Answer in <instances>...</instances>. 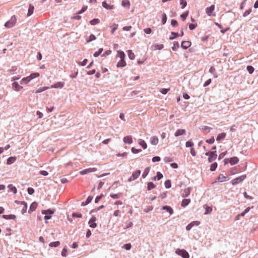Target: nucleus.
Segmentation results:
<instances>
[{
	"mask_svg": "<svg viewBox=\"0 0 258 258\" xmlns=\"http://www.w3.org/2000/svg\"><path fill=\"white\" fill-rule=\"evenodd\" d=\"M54 210L48 209L47 210H42L41 213L43 215H45L44 220H45V223H46L48 220H49L51 218L52 215L54 213Z\"/></svg>",
	"mask_w": 258,
	"mask_h": 258,
	"instance_id": "f257e3e1",
	"label": "nucleus"
},
{
	"mask_svg": "<svg viewBox=\"0 0 258 258\" xmlns=\"http://www.w3.org/2000/svg\"><path fill=\"white\" fill-rule=\"evenodd\" d=\"M205 155L208 156V160L209 163L215 161L217 157V152L215 151H209L205 153Z\"/></svg>",
	"mask_w": 258,
	"mask_h": 258,
	"instance_id": "f03ea898",
	"label": "nucleus"
},
{
	"mask_svg": "<svg viewBox=\"0 0 258 258\" xmlns=\"http://www.w3.org/2000/svg\"><path fill=\"white\" fill-rule=\"evenodd\" d=\"M16 22L17 18L15 15H14L11 18V19L9 21H7L5 23V26L8 28H12L15 25Z\"/></svg>",
	"mask_w": 258,
	"mask_h": 258,
	"instance_id": "7ed1b4c3",
	"label": "nucleus"
},
{
	"mask_svg": "<svg viewBox=\"0 0 258 258\" xmlns=\"http://www.w3.org/2000/svg\"><path fill=\"white\" fill-rule=\"evenodd\" d=\"M175 253L181 256L182 258H189V254L188 252L184 249L177 248L175 250Z\"/></svg>",
	"mask_w": 258,
	"mask_h": 258,
	"instance_id": "20e7f679",
	"label": "nucleus"
},
{
	"mask_svg": "<svg viewBox=\"0 0 258 258\" xmlns=\"http://www.w3.org/2000/svg\"><path fill=\"white\" fill-rule=\"evenodd\" d=\"M246 175H241V176L233 179L231 181V183L233 185H236V184L242 182L246 178Z\"/></svg>",
	"mask_w": 258,
	"mask_h": 258,
	"instance_id": "39448f33",
	"label": "nucleus"
},
{
	"mask_svg": "<svg viewBox=\"0 0 258 258\" xmlns=\"http://www.w3.org/2000/svg\"><path fill=\"white\" fill-rule=\"evenodd\" d=\"M141 173V172L140 170H137L136 171L133 173L132 176L128 179L127 181L131 182L136 180L140 176Z\"/></svg>",
	"mask_w": 258,
	"mask_h": 258,
	"instance_id": "423d86ee",
	"label": "nucleus"
},
{
	"mask_svg": "<svg viewBox=\"0 0 258 258\" xmlns=\"http://www.w3.org/2000/svg\"><path fill=\"white\" fill-rule=\"evenodd\" d=\"M96 220V217L94 215H92L88 221V224L89 225L90 227L92 228H95L97 226V225L95 222Z\"/></svg>",
	"mask_w": 258,
	"mask_h": 258,
	"instance_id": "0eeeda50",
	"label": "nucleus"
},
{
	"mask_svg": "<svg viewBox=\"0 0 258 258\" xmlns=\"http://www.w3.org/2000/svg\"><path fill=\"white\" fill-rule=\"evenodd\" d=\"M97 170L96 168H89L87 169H84L81 171H80V174L81 175H85L90 172H95Z\"/></svg>",
	"mask_w": 258,
	"mask_h": 258,
	"instance_id": "6e6552de",
	"label": "nucleus"
},
{
	"mask_svg": "<svg viewBox=\"0 0 258 258\" xmlns=\"http://www.w3.org/2000/svg\"><path fill=\"white\" fill-rule=\"evenodd\" d=\"M191 45V42L190 41H182L181 43V47L183 49H187Z\"/></svg>",
	"mask_w": 258,
	"mask_h": 258,
	"instance_id": "1a4fd4ad",
	"label": "nucleus"
},
{
	"mask_svg": "<svg viewBox=\"0 0 258 258\" xmlns=\"http://www.w3.org/2000/svg\"><path fill=\"white\" fill-rule=\"evenodd\" d=\"M228 180H229V178H228L227 177L224 176L222 174H220L218 176V177H217V178L216 179V180L214 182H223L225 181H227Z\"/></svg>",
	"mask_w": 258,
	"mask_h": 258,
	"instance_id": "9d476101",
	"label": "nucleus"
},
{
	"mask_svg": "<svg viewBox=\"0 0 258 258\" xmlns=\"http://www.w3.org/2000/svg\"><path fill=\"white\" fill-rule=\"evenodd\" d=\"M64 83L63 82H58L50 86V88H62L64 86Z\"/></svg>",
	"mask_w": 258,
	"mask_h": 258,
	"instance_id": "9b49d317",
	"label": "nucleus"
},
{
	"mask_svg": "<svg viewBox=\"0 0 258 258\" xmlns=\"http://www.w3.org/2000/svg\"><path fill=\"white\" fill-rule=\"evenodd\" d=\"M215 9V6L214 5H211L210 7H207L206 9V13L209 16H211L212 14L214 11Z\"/></svg>",
	"mask_w": 258,
	"mask_h": 258,
	"instance_id": "f8f14e48",
	"label": "nucleus"
},
{
	"mask_svg": "<svg viewBox=\"0 0 258 258\" xmlns=\"http://www.w3.org/2000/svg\"><path fill=\"white\" fill-rule=\"evenodd\" d=\"M2 217L3 219H5L6 220L12 219V220H14L15 221H16V219H17L16 216L15 215H14V214L3 215Z\"/></svg>",
	"mask_w": 258,
	"mask_h": 258,
	"instance_id": "ddd939ff",
	"label": "nucleus"
},
{
	"mask_svg": "<svg viewBox=\"0 0 258 258\" xmlns=\"http://www.w3.org/2000/svg\"><path fill=\"white\" fill-rule=\"evenodd\" d=\"M123 141L125 144H131L133 143V139L132 136H125L123 139Z\"/></svg>",
	"mask_w": 258,
	"mask_h": 258,
	"instance_id": "4468645a",
	"label": "nucleus"
},
{
	"mask_svg": "<svg viewBox=\"0 0 258 258\" xmlns=\"http://www.w3.org/2000/svg\"><path fill=\"white\" fill-rule=\"evenodd\" d=\"M195 223H196V225L198 226L200 224V222H199L198 221H193V222L190 223L189 224H188L186 226V230L187 231H189L192 228V227L195 225Z\"/></svg>",
	"mask_w": 258,
	"mask_h": 258,
	"instance_id": "2eb2a0df",
	"label": "nucleus"
},
{
	"mask_svg": "<svg viewBox=\"0 0 258 258\" xmlns=\"http://www.w3.org/2000/svg\"><path fill=\"white\" fill-rule=\"evenodd\" d=\"M162 209L163 210H165L166 212L169 213L170 215L173 214L174 211L173 209L169 206L166 205L162 207Z\"/></svg>",
	"mask_w": 258,
	"mask_h": 258,
	"instance_id": "dca6fc26",
	"label": "nucleus"
},
{
	"mask_svg": "<svg viewBox=\"0 0 258 258\" xmlns=\"http://www.w3.org/2000/svg\"><path fill=\"white\" fill-rule=\"evenodd\" d=\"M12 87L14 88V89L16 91H20L22 88H23V87L19 85L18 82L15 81L12 83Z\"/></svg>",
	"mask_w": 258,
	"mask_h": 258,
	"instance_id": "f3484780",
	"label": "nucleus"
},
{
	"mask_svg": "<svg viewBox=\"0 0 258 258\" xmlns=\"http://www.w3.org/2000/svg\"><path fill=\"white\" fill-rule=\"evenodd\" d=\"M191 188L190 187L186 188L184 189L181 194V196L183 198L187 197L190 193Z\"/></svg>",
	"mask_w": 258,
	"mask_h": 258,
	"instance_id": "a211bd4d",
	"label": "nucleus"
},
{
	"mask_svg": "<svg viewBox=\"0 0 258 258\" xmlns=\"http://www.w3.org/2000/svg\"><path fill=\"white\" fill-rule=\"evenodd\" d=\"M186 131L184 129H178L174 133L175 137H179L185 134Z\"/></svg>",
	"mask_w": 258,
	"mask_h": 258,
	"instance_id": "6ab92c4d",
	"label": "nucleus"
},
{
	"mask_svg": "<svg viewBox=\"0 0 258 258\" xmlns=\"http://www.w3.org/2000/svg\"><path fill=\"white\" fill-rule=\"evenodd\" d=\"M250 210V208L247 207L246 208L243 212H242L241 213L238 214L236 217V220H238L239 218V217H243L245 216V215Z\"/></svg>",
	"mask_w": 258,
	"mask_h": 258,
	"instance_id": "aec40b11",
	"label": "nucleus"
},
{
	"mask_svg": "<svg viewBox=\"0 0 258 258\" xmlns=\"http://www.w3.org/2000/svg\"><path fill=\"white\" fill-rule=\"evenodd\" d=\"M230 164L231 165H234L237 163L239 161V159L237 157H233L229 158Z\"/></svg>",
	"mask_w": 258,
	"mask_h": 258,
	"instance_id": "412c9836",
	"label": "nucleus"
},
{
	"mask_svg": "<svg viewBox=\"0 0 258 258\" xmlns=\"http://www.w3.org/2000/svg\"><path fill=\"white\" fill-rule=\"evenodd\" d=\"M102 5L103 8L107 10H112L114 8L113 5H110L106 2V1L103 2L102 3Z\"/></svg>",
	"mask_w": 258,
	"mask_h": 258,
	"instance_id": "4be33fe9",
	"label": "nucleus"
},
{
	"mask_svg": "<svg viewBox=\"0 0 258 258\" xmlns=\"http://www.w3.org/2000/svg\"><path fill=\"white\" fill-rule=\"evenodd\" d=\"M138 144L143 149H146L147 148V145L146 142L143 139H139L138 140Z\"/></svg>",
	"mask_w": 258,
	"mask_h": 258,
	"instance_id": "5701e85b",
	"label": "nucleus"
},
{
	"mask_svg": "<svg viewBox=\"0 0 258 258\" xmlns=\"http://www.w3.org/2000/svg\"><path fill=\"white\" fill-rule=\"evenodd\" d=\"M226 134L225 133H222L218 134L216 138V141L218 142H220L221 140H224L226 137Z\"/></svg>",
	"mask_w": 258,
	"mask_h": 258,
	"instance_id": "b1692460",
	"label": "nucleus"
},
{
	"mask_svg": "<svg viewBox=\"0 0 258 258\" xmlns=\"http://www.w3.org/2000/svg\"><path fill=\"white\" fill-rule=\"evenodd\" d=\"M16 159L17 158L15 156L10 157L7 159V164L8 165H11L16 160Z\"/></svg>",
	"mask_w": 258,
	"mask_h": 258,
	"instance_id": "393cba45",
	"label": "nucleus"
},
{
	"mask_svg": "<svg viewBox=\"0 0 258 258\" xmlns=\"http://www.w3.org/2000/svg\"><path fill=\"white\" fill-rule=\"evenodd\" d=\"M37 207V203L35 202H33L31 204V205L29 207V213H30V212L34 211L36 209Z\"/></svg>",
	"mask_w": 258,
	"mask_h": 258,
	"instance_id": "a878e982",
	"label": "nucleus"
},
{
	"mask_svg": "<svg viewBox=\"0 0 258 258\" xmlns=\"http://www.w3.org/2000/svg\"><path fill=\"white\" fill-rule=\"evenodd\" d=\"M34 10V7L32 4H30L28 10L27 17H29L33 14Z\"/></svg>",
	"mask_w": 258,
	"mask_h": 258,
	"instance_id": "bb28decb",
	"label": "nucleus"
},
{
	"mask_svg": "<svg viewBox=\"0 0 258 258\" xmlns=\"http://www.w3.org/2000/svg\"><path fill=\"white\" fill-rule=\"evenodd\" d=\"M190 199H184L182 201L181 206L182 207H185L190 203Z\"/></svg>",
	"mask_w": 258,
	"mask_h": 258,
	"instance_id": "cd10ccee",
	"label": "nucleus"
},
{
	"mask_svg": "<svg viewBox=\"0 0 258 258\" xmlns=\"http://www.w3.org/2000/svg\"><path fill=\"white\" fill-rule=\"evenodd\" d=\"M150 143L153 145H156L158 143V139L156 136L152 137L150 139Z\"/></svg>",
	"mask_w": 258,
	"mask_h": 258,
	"instance_id": "c85d7f7f",
	"label": "nucleus"
},
{
	"mask_svg": "<svg viewBox=\"0 0 258 258\" xmlns=\"http://www.w3.org/2000/svg\"><path fill=\"white\" fill-rule=\"evenodd\" d=\"M96 39V36L93 34H91L89 37H87L86 38V41L87 42H91L93 40H95Z\"/></svg>",
	"mask_w": 258,
	"mask_h": 258,
	"instance_id": "c756f323",
	"label": "nucleus"
},
{
	"mask_svg": "<svg viewBox=\"0 0 258 258\" xmlns=\"http://www.w3.org/2000/svg\"><path fill=\"white\" fill-rule=\"evenodd\" d=\"M126 65V63L124 60H119L117 62L116 67L117 68H123Z\"/></svg>",
	"mask_w": 258,
	"mask_h": 258,
	"instance_id": "7c9ffc66",
	"label": "nucleus"
},
{
	"mask_svg": "<svg viewBox=\"0 0 258 258\" xmlns=\"http://www.w3.org/2000/svg\"><path fill=\"white\" fill-rule=\"evenodd\" d=\"M117 52L118 56L120 58V60H124L125 55L124 52L121 50H117Z\"/></svg>",
	"mask_w": 258,
	"mask_h": 258,
	"instance_id": "2f4dec72",
	"label": "nucleus"
},
{
	"mask_svg": "<svg viewBox=\"0 0 258 258\" xmlns=\"http://www.w3.org/2000/svg\"><path fill=\"white\" fill-rule=\"evenodd\" d=\"M121 5L123 7L129 8L130 2L128 0H123L121 2Z\"/></svg>",
	"mask_w": 258,
	"mask_h": 258,
	"instance_id": "473e14b6",
	"label": "nucleus"
},
{
	"mask_svg": "<svg viewBox=\"0 0 258 258\" xmlns=\"http://www.w3.org/2000/svg\"><path fill=\"white\" fill-rule=\"evenodd\" d=\"M31 81V79L29 77V76L23 78L20 81L21 84H27Z\"/></svg>",
	"mask_w": 258,
	"mask_h": 258,
	"instance_id": "72a5a7b5",
	"label": "nucleus"
},
{
	"mask_svg": "<svg viewBox=\"0 0 258 258\" xmlns=\"http://www.w3.org/2000/svg\"><path fill=\"white\" fill-rule=\"evenodd\" d=\"M127 55L129 58L131 60H133L135 58V55L132 50H128L127 51Z\"/></svg>",
	"mask_w": 258,
	"mask_h": 258,
	"instance_id": "f704fd0d",
	"label": "nucleus"
},
{
	"mask_svg": "<svg viewBox=\"0 0 258 258\" xmlns=\"http://www.w3.org/2000/svg\"><path fill=\"white\" fill-rule=\"evenodd\" d=\"M171 36H170L169 39L171 40H173L179 36V34L178 32H172L171 33Z\"/></svg>",
	"mask_w": 258,
	"mask_h": 258,
	"instance_id": "c9c22d12",
	"label": "nucleus"
},
{
	"mask_svg": "<svg viewBox=\"0 0 258 258\" xmlns=\"http://www.w3.org/2000/svg\"><path fill=\"white\" fill-rule=\"evenodd\" d=\"M156 187L155 184L153 182H149L147 183V189L148 190H151L154 189Z\"/></svg>",
	"mask_w": 258,
	"mask_h": 258,
	"instance_id": "e433bc0d",
	"label": "nucleus"
},
{
	"mask_svg": "<svg viewBox=\"0 0 258 258\" xmlns=\"http://www.w3.org/2000/svg\"><path fill=\"white\" fill-rule=\"evenodd\" d=\"M60 244V242L59 241H56L54 242H51L49 244V246L51 247H56L58 246Z\"/></svg>",
	"mask_w": 258,
	"mask_h": 258,
	"instance_id": "4c0bfd02",
	"label": "nucleus"
},
{
	"mask_svg": "<svg viewBox=\"0 0 258 258\" xmlns=\"http://www.w3.org/2000/svg\"><path fill=\"white\" fill-rule=\"evenodd\" d=\"M8 187L12 191L14 194H16L17 192V189L16 187L14 186L13 184H9Z\"/></svg>",
	"mask_w": 258,
	"mask_h": 258,
	"instance_id": "58836bf2",
	"label": "nucleus"
},
{
	"mask_svg": "<svg viewBox=\"0 0 258 258\" xmlns=\"http://www.w3.org/2000/svg\"><path fill=\"white\" fill-rule=\"evenodd\" d=\"M39 76H40V74L39 73L35 72V73H33L31 74L29 76V77L30 78L31 80H32L33 79L39 77Z\"/></svg>",
	"mask_w": 258,
	"mask_h": 258,
	"instance_id": "ea45409f",
	"label": "nucleus"
},
{
	"mask_svg": "<svg viewBox=\"0 0 258 258\" xmlns=\"http://www.w3.org/2000/svg\"><path fill=\"white\" fill-rule=\"evenodd\" d=\"M179 47V44L177 41L173 42V45L172 46L171 49L173 51H176Z\"/></svg>",
	"mask_w": 258,
	"mask_h": 258,
	"instance_id": "a19ab883",
	"label": "nucleus"
},
{
	"mask_svg": "<svg viewBox=\"0 0 258 258\" xmlns=\"http://www.w3.org/2000/svg\"><path fill=\"white\" fill-rule=\"evenodd\" d=\"M149 171H150V167H146L145 169L144 172L142 174V177L143 178H145L149 174Z\"/></svg>",
	"mask_w": 258,
	"mask_h": 258,
	"instance_id": "79ce46f5",
	"label": "nucleus"
},
{
	"mask_svg": "<svg viewBox=\"0 0 258 258\" xmlns=\"http://www.w3.org/2000/svg\"><path fill=\"white\" fill-rule=\"evenodd\" d=\"M22 205H24V207L21 210V213L22 214H24L26 212L27 210V204L26 202H22Z\"/></svg>",
	"mask_w": 258,
	"mask_h": 258,
	"instance_id": "37998d69",
	"label": "nucleus"
},
{
	"mask_svg": "<svg viewBox=\"0 0 258 258\" xmlns=\"http://www.w3.org/2000/svg\"><path fill=\"white\" fill-rule=\"evenodd\" d=\"M121 195H122V194L120 192L118 193V194H110V196L111 198H112L113 199H117L119 198V197L121 196Z\"/></svg>",
	"mask_w": 258,
	"mask_h": 258,
	"instance_id": "c03bdc74",
	"label": "nucleus"
},
{
	"mask_svg": "<svg viewBox=\"0 0 258 258\" xmlns=\"http://www.w3.org/2000/svg\"><path fill=\"white\" fill-rule=\"evenodd\" d=\"M100 22V20L99 19L94 18L90 21V24L91 25H95L96 24H98Z\"/></svg>",
	"mask_w": 258,
	"mask_h": 258,
	"instance_id": "a18cd8bd",
	"label": "nucleus"
},
{
	"mask_svg": "<svg viewBox=\"0 0 258 258\" xmlns=\"http://www.w3.org/2000/svg\"><path fill=\"white\" fill-rule=\"evenodd\" d=\"M110 27H112L111 24H110ZM112 26H113L111 29V33L112 34H113L114 32L118 28V25L116 24H113Z\"/></svg>",
	"mask_w": 258,
	"mask_h": 258,
	"instance_id": "49530a36",
	"label": "nucleus"
},
{
	"mask_svg": "<svg viewBox=\"0 0 258 258\" xmlns=\"http://www.w3.org/2000/svg\"><path fill=\"white\" fill-rule=\"evenodd\" d=\"M103 51V49L102 48H99L97 51L95 52L93 54V56L95 57H98Z\"/></svg>",
	"mask_w": 258,
	"mask_h": 258,
	"instance_id": "de8ad7c7",
	"label": "nucleus"
},
{
	"mask_svg": "<svg viewBox=\"0 0 258 258\" xmlns=\"http://www.w3.org/2000/svg\"><path fill=\"white\" fill-rule=\"evenodd\" d=\"M217 166H218V164L216 162H214V163H212L210 166V170L211 171H215L217 167Z\"/></svg>",
	"mask_w": 258,
	"mask_h": 258,
	"instance_id": "09e8293b",
	"label": "nucleus"
},
{
	"mask_svg": "<svg viewBox=\"0 0 258 258\" xmlns=\"http://www.w3.org/2000/svg\"><path fill=\"white\" fill-rule=\"evenodd\" d=\"M165 186L166 188L168 189L171 186V180L169 179L166 180L164 182Z\"/></svg>",
	"mask_w": 258,
	"mask_h": 258,
	"instance_id": "8fccbe9b",
	"label": "nucleus"
},
{
	"mask_svg": "<svg viewBox=\"0 0 258 258\" xmlns=\"http://www.w3.org/2000/svg\"><path fill=\"white\" fill-rule=\"evenodd\" d=\"M167 17L165 13H163L162 15V24L164 25L167 21Z\"/></svg>",
	"mask_w": 258,
	"mask_h": 258,
	"instance_id": "3c124183",
	"label": "nucleus"
},
{
	"mask_svg": "<svg viewBox=\"0 0 258 258\" xmlns=\"http://www.w3.org/2000/svg\"><path fill=\"white\" fill-rule=\"evenodd\" d=\"M246 70L250 74H252L254 71V68L251 66H247Z\"/></svg>",
	"mask_w": 258,
	"mask_h": 258,
	"instance_id": "603ef678",
	"label": "nucleus"
},
{
	"mask_svg": "<svg viewBox=\"0 0 258 258\" xmlns=\"http://www.w3.org/2000/svg\"><path fill=\"white\" fill-rule=\"evenodd\" d=\"M49 88V87H40L39 88H38L37 91H36V93H41V92H42L47 89H48Z\"/></svg>",
	"mask_w": 258,
	"mask_h": 258,
	"instance_id": "864d4df0",
	"label": "nucleus"
},
{
	"mask_svg": "<svg viewBox=\"0 0 258 258\" xmlns=\"http://www.w3.org/2000/svg\"><path fill=\"white\" fill-rule=\"evenodd\" d=\"M131 247H132V245L130 243H125L122 246V248H123L124 249H125L126 250H130L131 249Z\"/></svg>",
	"mask_w": 258,
	"mask_h": 258,
	"instance_id": "5fc2aeb1",
	"label": "nucleus"
},
{
	"mask_svg": "<svg viewBox=\"0 0 258 258\" xmlns=\"http://www.w3.org/2000/svg\"><path fill=\"white\" fill-rule=\"evenodd\" d=\"M212 207L207 206L205 208V212L204 214L205 215L209 214L212 212Z\"/></svg>",
	"mask_w": 258,
	"mask_h": 258,
	"instance_id": "6e6d98bb",
	"label": "nucleus"
},
{
	"mask_svg": "<svg viewBox=\"0 0 258 258\" xmlns=\"http://www.w3.org/2000/svg\"><path fill=\"white\" fill-rule=\"evenodd\" d=\"M188 15V12H186L180 15V18L183 21H184Z\"/></svg>",
	"mask_w": 258,
	"mask_h": 258,
	"instance_id": "4d7b16f0",
	"label": "nucleus"
},
{
	"mask_svg": "<svg viewBox=\"0 0 258 258\" xmlns=\"http://www.w3.org/2000/svg\"><path fill=\"white\" fill-rule=\"evenodd\" d=\"M194 144L192 142L190 141H187L186 143H185V147L186 148H189V147H190L191 148H192V147L194 146Z\"/></svg>",
	"mask_w": 258,
	"mask_h": 258,
	"instance_id": "13d9d810",
	"label": "nucleus"
},
{
	"mask_svg": "<svg viewBox=\"0 0 258 258\" xmlns=\"http://www.w3.org/2000/svg\"><path fill=\"white\" fill-rule=\"evenodd\" d=\"M155 47V49L156 50H161L164 48V45L163 44H155L153 46Z\"/></svg>",
	"mask_w": 258,
	"mask_h": 258,
	"instance_id": "bf43d9fd",
	"label": "nucleus"
},
{
	"mask_svg": "<svg viewBox=\"0 0 258 258\" xmlns=\"http://www.w3.org/2000/svg\"><path fill=\"white\" fill-rule=\"evenodd\" d=\"M180 5H181V9H184L187 5L186 0H180Z\"/></svg>",
	"mask_w": 258,
	"mask_h": 258,
	"instance_id": "052dcab7",
	"label": "nucleus"
},
{
	"mask_svg": "<svg viewBox=\"0 0 258 258\" xmlns=\"http://www.w3.org/2000/svg\"><path fill=\"white\" fill-rule=\"evenodd\" d=\"M131 151L133 154H137L141 152H142L141 149H136L135 147H132L131 149Z\"/></svg>",
	"mask_w": 258,
	"mask_h": 258,
	"instance_id": "680f3d73",
	"label": "nucleus"
},
{
	"mask_svg": "<svg viewBox=\"0 0 258 258\" xmlns=\"http://www.w3.org/2000/svg\"><path fill=\"white\" fill-rule=\"evenodd\" d=\"M72 217L74 218H81L82 217V214L79 213H73Z\"/></svg>",
	"mask_w": 258,
	"mask_h": 258,
	"instance_id": "e2e57ef3",
	"label": "nucleus"
},
{
	"mask_svg": "<svg viewBox=\"0 0 258 258\" xmlns=\"http://www.w3.org/2000/svg\"><path fill=\"white\" fill-rule=\"evenodd\" d=\"M215 142V139L214 137H212L210 139H207L206 140V142L209 144H212Z\"/></svg>",
	"mask_w": 258,
	"mask_h": 258,
	"instance_id": "0e129e2a",
	"label": "nucleus"
},
{
	"mask_svg": "<svg viewBox=\"0 0 258 258\" xmlns=\"http://www.w3.org/2000/svg\"><path fill=\"white\" fill-rule=\"evenodd\" d=\"M87 9V7H82V9L76 13V14L80 15V14L83 13L84 12H85L86 11Z\"/></svg>",
	"mask_w": 258,
	"mask_h": 258,
	"instance_id": "69168bd1",
	"label": "nucleus"
},
{
	"mask_svg": "<svg viewBox=\"0 0 258 258\" xmlns=\"http://www.w3.org/2000/svg\"><path fill=\"white\" fill-rule=\"evenodd\" d=\"M163 177V174L159 171L157 172V175L156 176V178H157V180H160Z\"/></svg>",
	"mask_w": 258,
	"mask_h": 258,
	"instance_id": "338daca9",
	"label": "nucleus"
},
{
	"mask_svg": "<svg viewBox=\"0 0 258 258\" xmlns=\"http://www.w3.org/2000/svg\"><path fill=\"white\" fill-rule=\"evenodd\" d=\"M161 160V158L159 156L153 157L152 159L153 162H159Z\"/></svg>",
	"mask_w": 258,
	"mask_h": 258,
	"instance_id": "774afa93",
	"label": "nucleus"
}]
</instances>
